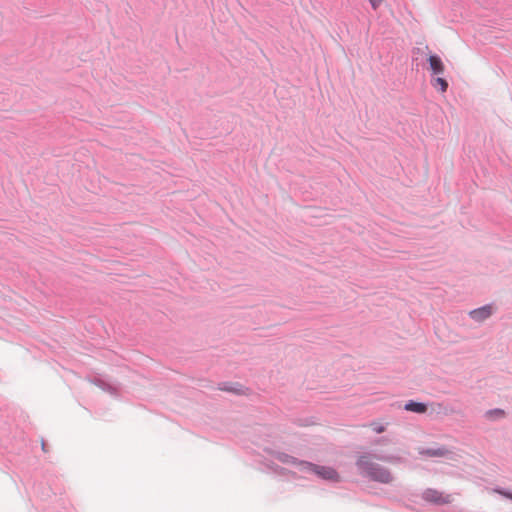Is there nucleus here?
I'll use <instances>...</instances> for the list:
<instances>
[{
	"instance_id": "nucleus-11",
	"label": "nucleus",
	"mask_w": 512,
	"mask_h": 512,
	"mask_svg": "<svg viewBox=\"0 0 512 512\" xmlns=\"http://www.w3.org/2000/svg\"><path fill=\"white\" fill-rule=\"evenodd\" d=\"M383 1L384 0H369L372 8L375 10L383 3Z\"/></svg>"
},
{
	"instance_id": "nucleus-6",
	"label": "nucleus",
	"mask_w": 512,
	"mask_h": 512,
	"mask_svg": "<svg viewBox=\"0 0 512 512\" xmlns=\"http://www.w3.org/2000/svg\"><path fill=\"white\" fill-rule=\"evenodd\" d=\"M420 454L427 457H445L449 454V451L444 447L423 449Z\"/></svg>"
},
{
	"instance_id": "nucleus-3",
	"label": "nucleus",
	"mask_w": 512,
	"mask_h": 512,
	"mask_svg": "<svg viewBox=\"0 0 512 512\" xmlns=\"http://www.w3.org/2000/svg\"><path fill=\"white\" fill-rule=\"evenodd\" d=\"M424 499L437 504H448L452 501L450 495H444L443 493L433 489L425 491Z\"/></svg>"
},
{
	"instance_id": "nucleus-4",
	"label": "nucleus",
	"mask_w": 512,
	"mask_h": 512,
	"mask_svg": "<svg viewBox=\"0 0 512 512\" xmlns=\"http://www.w3.org/2000/svg\"><path fill=\"white\" fill-rule=\"evenodd\" d=\"M492 314V307L490 305L472 310L469 315L472 319L481 322L489 318Z\"/></svg>"
},
{
	"instance_id": "nucleus-1",
	"label": "nucleus",
	"mask_w": 512,
	"mask_h": 512,
	"mask_svg": "<svg viewBox=\"0 0 512 512\" xmlns=\"http://www.w3.org/2000/svg\"><path fill=\"white\" fill-rule=\"evenodd\" d=\"M357 466L367 477L381 483H390L393 476L390 471L371 461L367 455H362L357 460Z\"/></svg>"
},
{
	"instance_id": "nucleus-13",
	"label": "nucleus",
	"mask_w": 512,
	"mask_h": 512,
	"mask_svg": "<svg viewBox=\"0 0 512 512\" xmlns=\"http://www.w3.org/2000/svg\"><path fill=\"white\" fill-rule=\"evenodd\" d=\"M222 389H223V390H226V391L239 392V390L234 389V388H230V387H229V388H228V387H224V388H222Z\"/></svg>"
},
{
	"instance_id": "nucleus-10",
	"label": "nucleus",
	"mask_w": 512,
	"mask_h": 512,
	"mask_svg": "<svg viewBox=\"0 0 512 512\" xmlns=\"http://www.w3.org/2000/svg\"><path fill=\"white\" fill-rule=\"evenodd\" d=\"M503 415H504V412L502 410H500V409L491 410V411L487 412V416L489 418H493L495 416L502 417Z\"/></svg>"
},
{
	"instance_id": "nucleus-12",
	"label": "nucleus",
	"mask_w": 512,
	"mask_h": 512,
	"mask_svg": "<svg viewBox=\"0 0 512 512\" xmlns=\"http://www.w3.org/2000/svg\"><path fill=\"white\" fill-rule=\"evenodd\" d=\"M496 492L499 493L500 495H503L504 497L509 498V499L512 500V493L506 492V491H503V490H496Z\"/></svg>"
},
{
	"instance_id": "nucleus-9",
	"label": "nucleus",
	"mask_w": 512,
	"mask_h": 512,
	"mask_svg": "<svg viewBox=\"0 0 512 512\" xmlns=\"http://www.w3.org/2000/svg\"><path fill=\"white\" fill-rule=\"evenodd\" d=\"M370 427L378 434L383 433L386 430V425L381 422H373L370 424Z\"/></svg>"
},
{
	"instance_id": "nucleus-8",
	"label": "nucleus",
	"mask_w": 512,
	"mask_h": 512,
	"mask_svg": "<svg viewBox=\"0 0 512 512\" xmlns=\"http://www.w3.org/2000/svg\"><path fill=\"white\" fill-rule=\"evenodd\" d=\"M433 86L436 88L439 87L440 91L444 93L448 88V83L444 78L438 77L434 80Z\"/></svg>"
},
{
	"instance_id": "nucleus-5",
	"label": "nucleus",
	"mask_w": 512,
	"mask_h": 512,
	"mask_svg": "<svg viewBox=\"0 0 512 512\" xmlns=\"http://www.w3.org/2000/svg\"><path fill=\"white\" fill-rule=\"evenodd\" d=\"M428 61L434 74H442L444 72V64L440 57L437 55H431L428 58Z\"/></svg>"
},
{
	"instance_id": "nucleus-7",
	"label": "nucleus",
	"mask_w": 512,
	"mask_h": 512,
	"mask_svg": "<svg viewBox=\"0 0 512 512\" xmlns=\"http://www.w3.org/2000/svg\"><path fill=\"white\" fill-rule=\"evenodd\" d=\"M405 409L407 411H411V412H415V413H425L427 410V407L423 403L410 401L405 405Z\"/></svg>"
},
{
	"instance_id": "nucleus-2",
	"label": "nucleus",
	"mask_w": 512,
	"mask_h": 512,
	"mask_svg": "<svg viewBox=\"0 0 512 512\" xmlns=\"http://www.w3.org/2000/svg\"><path fill=\"white\" fill-rule=\"evenodd\" d=\"M303 465L306 470L315 473L316 475L323 479L339 481L338 473L331 467L318 466L308 462L303 463Z\"/></svg>"
}]
</instances>
